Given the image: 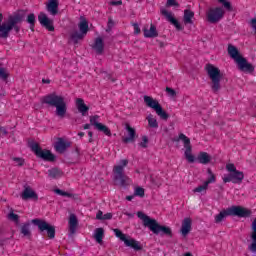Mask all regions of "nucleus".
Instances as JSON below:
<instances>
[{
	"mask_svg": "<svg viewBox=\"0 0 256 256\" xmlns=\"http://www.w3.org/2000/svg\"><path fill=\"white\" fill-rule=\"evenodd\" d=\"M31 223L33 225H36V227H38L41 235H45V231H46L49 239H55V226H53V225L47 223V221L39 219V218L32 219Z\"/></svg>",
	"mask_w": 256,
	"mask_h": 256,
	"instance_id": "7",
	"label": "nucleus"
},
{
	"mask_svg": "<svg viewBox=\"0 0 256 256\" xmlns=\"http://www.w3.org/2000/svg\"><path fill=\"white\" fill-rule=\"evenodd\" d=\"M26 15L27 14L24 10H19L13 15H10L6 23H2L3 14H0V39H7L9 37V33H11L13 29L15 33H19V31H21L19 23H23V21H25Z\"/></svg>",
	"mask_w": 256,
	"mask_h": 256,
	"instance_id": "1",
	"label": "nucleus"
},
{
	"mask_svg": "<svg viewBox=\"0 0 256 256\" xmlns=\"http://www.w3.org/2000/svg\"><path fill=\"white\" fill-rule=\"evenodd\" d=\"M31 227V224L29 222L25 223L21 229L20 233L24 235V237H31V230L29 229Z\"/></svg>",
	"mask_w": 256,
	"mask_h": 256,
	"instance_id": "33",
	"label": "nucleus"
},
{
	"mask_svg": "<svg viewBox=\"0 0 256 256\" xmlns=\"http://www.w3.org/2000/svg\"><path fill=\"white\" fill-rule=\"evenodd\" d=\"M12 161H14V163H16L18 167H23V165H25V159L21 157H13Z\"/></svg>",
	"mask_w": 256,
	"mask_h": 256,
	"instance_id": "45",
	"label": "nucleus"
},
{
	"mask_svg": "<svg viewBox=\"0 0 256 256\" xmlns=\"http://www.w3.org/2000/svg\"><path fill=\"white\" fill-rule=\"evenodd\" d=\"M179 139L184 143V155L186 160L188 161V163H195V156L192 154L193 148L191 146V140L183 133L179 135Z\"/></svg>",
	"mask_w": 256,
	"mask_h": 256,
	"instance_id": "11",
	"label": "nucleus"
},
{
	"mask_svg": "<svg viewBox=\"0 0 256 256\" xmlns=\"http://www.w3.org/2000/svg\"><path fill=\"white\" fill-rule=\"evenodd\" d=\"M184 256H193V254H191V252H188Z\"/></svg>",
	"mask_w": 256,
	"mask_h": 256,
	"instance_id": "64",
	"label": "nucleus"
},
{
	"mask_svg": "<svg viewBox=\"0 0 256 256\" xmlns=\"http://www.w3.org/2000/svg\"><path fill=\"white\" fill-rule=\"evenodd\" d=\"M109 219H113V214H111V213H106V214H104L103 217H102V221H107V220H109Z\"/></svg>",
	"mask_w": 256,
	"mask_h": 256,
	"instance_id": "56",
	"label": "nucleus"
},
{
	"mask_svg": "<svg viewBox=\"0 0 256 256\" xmlns=\"http://www.w3.org/2000/svg\"><path fill=\"white\" fill-rule=\"evenodd\" d=\"M90 125L97 129L101 123H99V115L90 116Z\"/></svg>",
	"mask_w": 256,
	"mask_h": 256,
	"instance_id": "40",
	"label": "nucleus"
},
{
	"mask_svg": "<svg viewBox=\"0 0 256 256\" xmlns=\"http://www.w3.org/2000/svg\"><path fill=\"white\" fill-rule=\"evenodd\" d=\"M161 13L162 15H164V17H166L167 21H169L171 25H174L177 31H183V26H181L179 21L175 17H173V14L171 12L167 11V9H161Z\"/></svg>",
	"mask_w": 256,
	"mask_h": 256,
	"instance_id": "15",
	"label": "nucleus"
},
{
	"mask_svg": "<svg viewBox=\"0 0 256 256\" xmlns=\"http://www.w3.org/2000/svg\"><path fill=\"white\" fill-rule=\"evenodd\" d=\"M76 107L83 117H85V115H87V113L89 112V106L85 104V100H83V98L76 99Z\"/></svg>",
	"mask_w": 256,
	"mask_h": 256,
	"instance_id": "21",
	"label": "nucleus"
},
{
	"mask_svg": "<svg viewBox=\"0 0 256 256\" xmlns=\"http://www.w3.org/2000/svg\"><path fill=\"white\" fill-rule=\"evenodd\" d=\"M21 199L23 201H29V199H32L33 201L39 200V195H37V192L31 188V186H24V190L21 193Z\"/></svg>",
	"mask_w": 256,
	"mask_h": 256,
	"instance_id": "14",
	"label": "nucleus"
},
{
	"mask_svg": "<svg viewBox=\"0 0 256 256\" xmlns=\"http://www.w3.org/2000/svg\"><path fill=\"white\" fill-rule=\"evenodd\" d=\"M88 137H90L89 143H93V132L89 131L88 132Z\"/></svg>",
	"mask_w": 256,
	"mask_h": 256,
	"instance_id": "59",
	"label": "nucleus"
},
{
	"mask_svg": "<svg viewBox=\"0 0 256 256\" xmlns=\"http://www.w3.org/2000/svg\"><path fill=\"white\" fill-rule=\"evenodd\" d=\"M41 103L43 105H49V107H56L55 114L57 117H60V119L65 118V115H67V103L63 96L51 93L42 97Z\"/></svg>",
	"mask_w": 256,
	"mask_h": 256,
	"instance_id": "2",
	"label": "nucleus"
},
{
	"mask_svg": "<svg viewBox=\"0 0 256 256\" xmlns=\"http://www.w3.org/2000/svg\"><path fill=\"white\" fill-rule=\"evenodd\" d=\"M147 120L149 127H151L152 129H157L159 127V123H157V119L153 117V114H149Z\"/></svg>",
	"mask_w": 256,
	"mask_h": 256,
	"instance_id": "34",
	"label": "nucleus"
},
{
	"mask_svg": "<svg viewBox=\"0 0 256 256\" xmlns=\"http://www.w3.org/2000/svg\"><path fill=\"white\" fill-rule=\"evenodd\" d=\"M243 179H245V174L239 170L223 177L224 183H234L235 185H241V183H243Z\"/></svg>",
	"mask_w": 256,
	"mask_h": 256,
	"instance_id": "12",
	"label": "nucleus"
},
{
	"mask_svg": "<svg viewBox=\"0 0 256 256\" xmlns=\"http://www.w3.org/2000/svg\"><path fill=\"white\" fill-rule=\"evenodd\" d=\"M144 37L147 39H153L154 37H159V33L157 32V27L151 24L150 29L144 28Z\"/></svg>",
	"mask_w": 256,
	"mask_h": 256,
	"instance_id": "27",
	"label": "nucleus"
},
{
	"mask_svg": "<svg viewBox=\"0 0 256 256\" xmlns=\"http://www.w3.org/2000/svg\"><path fill=\"white\" fill-rule=\"evenodd\" d=\"M78 27L82 35H87V32L89 31V22H87L85 18L81 17V21L78 24Z\"/></svg>",
	"mask_w": 256,
	"mask_h": 256,
	"instance_id": "32",
	"label": "nucleus"
},
{
	"mask_svg": "<svg viewBox=\"0 0 256 256\" xmlns=\"http://www.w3.org/2000/svg\"><path fill=\"white\" fill-rule=\"evenodd\" d=\"M134 196L135 197H145V189H143L142 187H137L134 191Z\"/></svg>",
	"mask_w": 256,
	"mask_h": 256,
	"instance_id": "42",
	"label": "nucleus"
},
{
	"mask_svg": "<svg viewBox=\"0 0 256 256\" xmlns=\"http://www.w3.org/2000/svg\"><path fill=\"white\" fill-rule=\"evenodd\" d=\"M96 129L104 133V135H107V137H111V130L106 125L100 123V125H98V128Z\"/></svg>",
	"mask_w": 256,
	"mask_h": 256,
	"instance_id": "38",
	"label": "nucleus"
},
{
	"mask_svg": "<svg viewBox=\"0 0 256 256\" xmlns=\"http://www.w3.org/2000/svg\"><path fill=\"white\" fill-rule=\"evenodd\" d=\"M207 173H208L209 177L205 181L206 185H211V183H215V181H217V178L215 177V174H213V171H211V169L208 168Z\"/></svg>",
	"mask_w": 256,
	"mask_h": 256,
	"instance_id": "39",
	"label": "nucleus"
},
{
	"mask_svg": "<svg viewBox=\"0 0 256 256\" xmlns=\"http://www.w3.org/2000/svg\"><path fill=\"white\" fill-rule=\"evenodd\" d=\"M96 129L104 133V135H107V137H111V130L106 125L100 123V125H98V128Z\"/></svg>",
	"mask_w": 256,
	"mask_h": 256,
	"instance_id": "37",
	"label": "nucleus"
},
{
	"mask_svg": "<svg viewBox=\"0 0 256 256\" xmlns=\"http://www.w3.org/2000/svg\"><path fill=\"white\" fill-rule=\"evenodd\" d=\"M144 103L147 105V107H150V109H154L158 117L160 119H163V121H167L169 119V114L163 110V107H161V104H159V101L153 99L151 96H144Z\"/></svg>",
	"mask_w": 256,
	"mask_h": 256,
	"instance_id": "8",
	"label": "nucleus"
},
{
	"mask_svg": "<svg viewBox=\"0 0 256 256\" xmlns=\"http://www.w3.org/2000/svg\"><path fill=\"white\" fill-rule=\"evenodd\" d=\"M27 23H29L30 25V29L31 31H35V14L34 13H31L27 16V19H26Z\"/></svg>",
	"mask_w": 256,
	"mask_h": 256,
	"instance_id": "36",
	"label": "nucleus"
},
{
	"mask_svg": "<svg viewBox=\"0 0 256 256\" xmlns=\"http://www.w3.org/2000/svg\"><path fill=\"white\" fill-rule=\"evenodd\" d=\"M115 233V236L118 237V239H120V241H123V243L125 242V240L127 239V235H125L121 230L119 229H114L113 230Z\"/></svg>",
	"mask_w": 256,
	"mask_h": 256,
	"instance_id": "41",
	"label": "nucleus"
},
{
	"mask_svg": "<svg viewBox=\"0 0 256 256\" xmlns=\"http://www.w3.org/2000/svg\"><path fill=\"white\" fill-rule=\"evenodd\" d=\"M166 92L168 93V95H170V97H175V95H177V92H175V90L170 87H166Z\"/></svg>",
	"mask_w": 256,
	"mask_h": 256,
	"instance_id": "53",
	"label": "nucleus"
},
{
	"mask_svg": "<svg viewBox=\"0 0 256 256\" xmlns=\"http://www.w3.org/2000/svg\"><path fill=\"white\" fill-rule=\"evenodd\" d=\"M103 237H105V230L103 228H96L94 231V239L100 245L103 243Z\"/></svg>",
	"mask_w": 256,
	"mask_h": 256,
	"instance_id": "30",
	"label": "nucleus"
},
{
	"mask_svg": "<svg viewBox=\"0 0 256 256\" xmlns=\"http://www.w3.org/2000/svg\"><path fill=\"white\" fill-rule=\"evenodd\" d=\"M84 129H91V124H85Z\"/></svg>",
	"mask_w": 256,
	"mask_h": 256,
	"instance_id": "62",
	"label": "nucleus"
},
{
	"mask_svg": "<svg viewBox=\"0 0 256 256\" xmlns=\"http://www.w3.org/2000/svg\"><path fill=\"white\" fill-rule=\"evenodd\" d=\"M191 218H184L181 227V233L184 237H187L191 233Z\"/></svg>",
	"mask_w": 256,
	"mask_h": 256,
	"instance_id": "24",
	"label": "nucleus"
},
{
	"mask_svg": "<svg viewBox=\"0 0 256 256\" xmlns=\"http://www.w3.org/2000/svg\"><path fill=\"white\" fill-rule=\"evenodd\" d=\"M77 225H79V220L75 214H71L69 218V231L73 235L77 231Z\"/></svg>",
	"mask_w": 256,
	"mask_h": 256,
	"instance_id": "28",
	"label": "nucleus"
},
{
	"mask_svg": "<svg viewBox=\"0 0 256 256\" xmlns=\"http://www.w3.org/2000/svg\"><path fill=\"white\" fill-rule=\"evenodd\" d=\"M196 161L200 163L201 165H208V163H211V155L207 152H200L196 158Z\"/></svg>",
	"mask_w": 256,
	"mask_h": 256,
	"instance_id": "26",
	"label": "nucleus"
},
{
	"mask_svg": "<svg viewBox=\"0 0 256 256\" xmlns=\"http://www.w3.org/2000/svg\"><path fill=\"white\" fill-rule=\"evenodd\" d=\"M208 187L209 185L206 182H204L203 185H200L194 189V193H203V191H207Z\"/></svg>",
	"mask_w": 256,
	"mask_h": 256,
	"instance_id": "43",
	"label": "nucleus"
},
{
	"mask_svg": "<svg viewBox=\"0 0 256 256\" xmlns=\"http://www.w3.org/2000/svg\"><path fill=\"white\" fill-rule=\"evenodd\" d=\"M97 53V55H103V51L105 49V44L103 43V38L98 37L95 39L94 45L92 46Z\"/></svg>",
	"mask_w": 256,
	"mask_h": 256,
	"instance_id": "23",
	"label": "nucleus"
},
{
	"mask_svg": "<svg viewBox=\"0 0 256 256\" xmlns=\"http://www.w3.org/2000/svg\"><path fill=\"white\" fill-rule=\"evenodd\" d=\"M133 199H135V195H130L126 197L127 201H133Z\"/></svg>",
	"mask_w": 256,
	"mask_h": 256,
	"instance_id": "60",
	"label": "nucleus"
},
{
	"mask_svg": "<svg viewBox=\"0 0 256 256\" xmlns=\"http://www.w3.org/2000/svg\"><path fill=\"white\" fill-rule=\"evenodd\" d=\"M228 55L231 57V59H234L236 63L239 62V59L243 58V56L239 54V50L237 49V47L232 44L228 45Z\"/></svg>",
	"mask_w": 256,
	"mask_h": 256,
	"instance_id": "22",
	"label": "nucleus"
},
{
	"mask_svg": "<svg viewBox=\"0 0 256 256\" xmlns=\"http://www.w3.org/2000/svg\"><path fill=\"white\" fill-rule=\"evenodd\" d=\"M126 131L128 133V137L122 139L123 143H135V137H137L135 128L131 127L129 124H126Z\"/></svg>",
	"mask_w": 256,
	"mask_h": 256,
	"instance_id": "19",
	"label": "nucleus"
},
{
	"mask_svg": "<svg viewBox=\"0 0 256 256\" xmlns=\"http://www.w3.org/2000/svg\"><path fill=\"white\" fill-rule=\"evenodd\" d=\"M226 170H227L229 173H234L235 171H237V167H235V164L230 163V164H227V165H226Z\"/></svg>",
	"mask_w": 256,
	"mask_h": 256,
	"instance_id": "49",
	"label": "nucleus"
},
{
	"mask_svg": "<svg viewBox=\"0 0 256 256\" xmlns=\"http://www.w3.org/2000/svg\"><path fill=\"white\" fill-rule=\"evenodd\" d=\"M54 192H56L57 195H61V197H73V194L65 192L61 189H55Z\"/></svg>",
	"mask_w": 256,
	"mask_h": 256,
	"instance_id": "46",
	"label": "nucleus"
},
{
	"mask_svg": "<svg viewBox=\"0 0 256 256\" xmlns=\"http://www.w3.org/2000/svg\"><path fill=\"white\" fill-rule=\"evenodd\" d=\"M107 30L106 31H111L113 29V27H115V22L113 21L112 18L108 19V24H107Z\"/></svg>",
	"mask_w": 256,
	"mask_h": 256,
	"instance_id": "52",
	"label": "nucleus"
},
{
	"mask_svg": "<svg viewBox=\"0 0 256 256\" xmlns=\"http://www.w3.org/2000/svg\"><path fill=\"white\" fill-rule=\"evenodd\" d=\"M103 211L99 210L96 214V219H98V221H103Z\"/></svg>",
	"mask_w": 256,
	"mask_h": 256,
	"instance_id": "57",
	"label": "nucleus"
},
{
	"mask_svg": "<svg viewBox=\"0 0 256 256\" xmlns=\"http://www.w3.org/2000/svg\"><path fill=\"white\" fill-rule=\"evenodd\" d=\"M206 72L212 81L211 89L213 93H218V91L221 89V70L212 64H207Z\"/></svg>",
	"mask_w": 256,
	"mask_h": 256,
	"instance_id": "6",
	"label": "nucleus"
},
{
	"mask_svg": "<svg viewBox=\"0 0 256 256\" xmlns=\"http://www.w3.org/2000/svg\"><path fill=\"white\" fill-rule=\"evenodd\" d=\"M125 247H130L131 249H134V251H141L143 249V246L141 245V242L131 238L128 236L124 240Z\"/></svg>",
	"mask_w": 256,
	"mask_h": 256,
	"instance_id": "17",
	"label": "nucleus"
},
{
	"mask_svg": "<svg viewBox=\"0 0 256 256\" xmlns=\"http://www.w3.org/2000/svg\"><path fill=\"white\" fill-rule=\"evenodd\" d=\"M252 244L248 247L249 251L256 253V218L252 222V234H251Z\"/></svg>",
	"mask_w": 256,
	"mask_h": 256,
	"instance_id": "25",
	"label": "nucleus"
},
{
	"mask_svg": "<svg viewBox=\"0 0 256 256\" xmlns=\"http://www.w3.org/2000/svg\"><path fill=\"white\" fill-rule=\"evenodd\" d=\"M7 135H9L7 128L0 126V137H7Z\"/></svg>",
	"mask_w": 256,
	"mask_h": 256,
	"instance_id": "51",
	"label": "nucleus"
},
{
	"mask_svg": "<svg viewBox=\"0 0 256 256\" xmlns=\"http://www.w3.org/2000/svg\"><path fill=\"white\" fill-rule=\"evenodd\" d=\"M42 82H43V83H46V84H49V83H51V80H49V79H43Z\"/></svg>",
	"mask_w": 256,
	"mask_h": 256,
	"instance_id": "61",
	"label": "nucleus"
},
{
	"mask_svg": "<svg viewBox=\"0 0 256 256\" xmlns=\"http://www.w3.org/2000/svg\"><path fill=\"white\" fill-rule=\"evenodd\" d=\"M48 177L50 179H59L63 177V172L59 168H52L48 170Z\"/></svg>",
	"mask_w": 256,
	"mask_h": 256,
	"instance_id": "31",
	"label": "nucleus"
},
{
	"mask_svg": "<svg viewBox=\"0 0 256 256\" xmlns=\"http://www.w3.org/2000/svg\"><path fill=\"white\" fill-rule=\"evenodd\" d=\"M168 7H179V3L175 0H167Z\"/></svg>",
	"mask_w": 256,
	"mask_h": 256,
	"instance_id": "55",
	"label": "nucleus"
},
{
	"mask_svg": "<svg viewBox=\"0 0 256 256\" xmlns=\"http://www.w3.org/2000/svg\"><path fill=\"white\" fill-rule=\"evenodd\" d=\"M147 143H149V138L147 136L142 137V142H140V147L147 149Z\"/></svg>",
	"mask_w": 256,
	"mask_h": 256,
	"instance_id": "48",
	"label": "nucleus"
},
{
	"mask_svg": "<svg viewBox=\"0 0 256 256\" xmlns=\"http://www.w3.org/2000/svg\"><path fill=\"white\" fill-rule=\"evenodd\" d=\"M57 153H65L69 147H71V142L65 141L63 138H58V141L54 145Z\"/></svg>",
	"mask_w": 256,
	"mask_h": 256,
	"instance_id": "18",
	"label": "nucleus"
},
{
	"mask_svg": "<svg viewBox=\"0 0 256 256\" xmlns=\"http://www.w3.org/2000/svg\"><path fill=\"white\" fill-rule=\"evenodd\" d=\"M129 165V160L123 159L120 160V165H116L113 168V174H114V181L117 185H120V187H127L129 184V178L127 175H125V167Z\"/></svg>",
	"mask_w": 256,
	"mask_h": 256,
	"instance_id": "5",
	"label": "nucleus"
},
{
	"mask_svg": "<svg viewBox=\"0 0 256 256\" xmlns=\"http://www.w3.org/2000/svg\"><path fill=\"white\" fill-rule=\"evenodd\" d=\"M251 210L243 207V206H232L227 208L226 210H222L219 214L215 216V223H221L225 221V219L229 216L233 217H251Z\"/></svg>",
	"mask_w": 256,
	"mask_h": 256,
	"instance_id": "4",
	"label": "nucleus"
},
{
	"mask_svg": "<svg viewBox=\"0 0 256 256\" xmlns=\"http://www.w3.org/2000/svg\"><path fill=\"white\" fill-rule=\"evenodd\" d=\"M109 5H112V7H119L120 5H123V1L121 0H112L109 2Z\"/></svg>",
	"mask_w": 256,
	"mask_h": 256,
	"instance_id": "50",
	"label": "nucleus"
},
{
	"mask_svg": "<svg viewBox=\"0 0 256 256\" xmlns=\"http://www.w3.org/2000/svg\"><path fill=\"white\" fill-rule=\"evenodd\" d=\"M78 136H79V137H85V133H84V132H79V133H78Z\"/></svg>",
	"mask_w": 256,
	"mask_h": 256,
	"instance_id": "63",
	"label": "nucleus"
},
{
	"mask_svg": "<svg viewBox=\"0 0 256 256\" xmlns=\"http://www.w3.org/2000/svg\"><path fill=\"white\" fill-rule=\"evenodd\" d=\"M38 21L42 27H45V29H47V31H55V26H53V20L49 19L45 12H40V14L38 15Z\"/></svg>",
	"mask_w": 256,
	"mask_h": 256,
	"instance_id": "13",
	"label": "nucleus"
},
{
	"mask_svg": "<svg viewBox=\"0 0 256 256\" xmlns=\"http://www.w3.org/2000/svg\"><path fill=\"white\" fill-rule=\"evenodd\" d=\"M238 65V68L240 71H243L244 73H253L255 71V67L253 64L247 62V59L243 58L239 59L238 62H236Z\"/></svg>",
	"mask_w": 256,
	"mask_h": 256,
	"instance_id": "16",
	"label": "nucleus"
},
{
	"mask_svg": "<svg viewBox=\"0 0 256 256\" xmlns=\"http://www.w3.org/2000/svg\"><path fill=\"white\" fill-rule=\"evenodd\" d=\"M134 33L138 35V33H141V28H139V24H134Z\"/></svg>",
	"mask_w": 256,
	"mask_h": 256,
	"instance_id": "58",
	"label": "nucleus"
},
{
	"mask_svg": "<svg viewBox=\"0 0 256 256\" xmlns=\"http://www.w3.org/2000/svg\"><path fill=\"white\" fill-rule=\"evenodd\" d=\"M195 17V12L189 9L184 10V23L185 25H193V18Z\"/></svg>",
	"mask_w": 256,
	"mask_h": 256,
	"instance_id": "29",
	"label": "nucleus"
},
{
	"mask_svg": "<svg viewBox=\"0 0 256 256\" xmlns=\"http://www.w3.org/2000/svg\"><path fill=\"white\" fill-rule=\"evenodd\" d=\"M137 217L143 221L144 227H148L154 235H166L167 237H173V231L167 226H161L157 220L152 219L145 213L137 212Z\"/></svg>",
	"mask_w": 256,
	"mask_h": 256,
	"instance_id": "3",
	"label": "nucleus"
},
{
	"mask_svg": "<svg viewBox=\"0 0 256 256\" xmlns=\"http://www.w3.org/2000/svg\"><path fill=\"white\" fill-rule=\"evenodd\" d=\"M8 219H10V221H14V223H19V215L13 213V212H10L8 214Z\"/></svg>",
	"mask_w": 256,
	"mask_h": 256,
	"instance_id": "47",
	"label": "nucleus"
},
{
	"mask_svg": "<svg viewBox=\"0 0 256 256\" xmlns=\"http://www.w3.org/2000/svg\"><path fill=\"white\" fill-rule=\"evenodd\" d=\"M227 11H231L233 8L231 7V2H227V0H224V2H221Z\"/></svg>",
	"mask_w": 256,
	"mask_h": 256,
	"instance_id": "54",
	"label": "nucleus"
},
{
	"mask_svg": "<svg viewBox=\"0 0 256 256\" xmlns=\"http://www.w3.org/2000/svg\"><path fill=\"white\" fill-rule=\"evenodd\" d=\"M46 9L48 13H50V15H53L55 17V15L59 13V0H50L46 4Z\"/></svg>",
	"mask_w": 256,
	"mask_h": 256,
	"instance_id": "20",
	"label": "nucleus"
},
{
	"mask_svg": "<svg viewBox=\"0 0 256 256\" xmlns=\"http://www.w3.org/2000/svg\"><path fill=\"white\" fill-rule=\"evenodd\" d=\"M225 15V10L221 7H216V8H210L209 11L206 14L207 21L208 23H219L221 19H223Z\"/></svg>",
	"mask_w": 256,
	"mask_h": 256,
	"instance_id": "10",
	"label": "nucleus"
},
{
	"mask_svg": "<svg viewBox=\"0 0 256 256\" xmlns=\"http://www.w3.org/2000/svg\"><path fill=\"white\" fill-rule=\"evenodd\" d=\"M0 79H2V81H7V79H9V73L2 67H0Z\"/></svg>",
	"mask_w": 256,
	"mask_h": 256,
	"instance_id": "44",
	"label": "nucleus"
},
{
	"mask_svg": "<svg viewBox=\"0 0 256 256\" xmlns=\"http://www.w3.org/2000/svg\"><path fill=\"white\" fill-rule=\"evenodd\" d=\"M85 37V34L79 33V32H74L71 34L70 38L74 42L75 45L79 43L80 39H83Z\"/></svg>",
	"mask_w": 256,
	"mask_h": 256,
	"instance_id": "35",
	"label": "nucleus"
},
{
	"mask_svg": "<svg viewBox=\"0 0 256 256\" xmlns=\"http://www.w3.org/2000/svg\"><path fill=\"white\" fill-rule=\"evenodd\" d=\"M31 150L33 153L38 157L39 159H42V161H48L49 163H53L56 159L54 154L51 153L50 150L41 148L39 144L34 143L31 145Z\"/></svg>",
	"mask_w": 256,
	"mask_h": 256,
	"instance_id": "9",
	"label": "nucleus"
}]
</instances>
